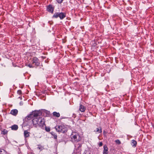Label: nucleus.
Returning <instances> with one entry per match:
<instances>
[{"mask_svg":"<svg viewBox=\"0 0 154 154\" xmlns=\"http://www.w3.org/2000/svg\"><path fill=\"white\" fill-rule=\"evenodd\" d=\"M94 131L96 132L97 133H101L102 132V128L101 126L97 128L94 130Z\"/></svg>","mask_w":154,"mask_h":154,"instance_id":"nucleus-10","label":"nucleus"},{"mask_svg":"<svg viewBox=\"0 0 154 154\" xmlns=\"http://www.w3.org/2000/svg\"><path fill=\"white\" fill-rule=\"evenodd\" d=\"M55 128L57 131L59 132L64 133L68 130L67 127L63 124L56 125Z\"/></svg>","mask_w":154,"mask_h":154,"instance_id":"nucleus-2","label":"nucleus"},{"mask_svg":"<svg viewBox=\"0 0 154 154\" xmlns=\"http://www.w3.org/2000/svg\"><path fill=\"white\" fill-rule=\"evenodd\" d=\"M57 2L59 4L62 3L63 0H56Z\"/></svg>","mask_w":154,"mask_h":154,"instance_id":"nucleus-23","label":"nucleus"},{"mask_svg":"<svg viewBox=\"0 0 154 154\" xmlns=\"http://www.w3.org/2000/svg\"><path fill=\"white\" fill-rule=\"evenodd\" d=\"M103 154H108V149L106 145H105L103 146Z\"/></svg>","mask_w":154,"mask_h":154,"instance_id":"nucleus-9","label":"nucleus"},{"mask_svg":"<svg viewBox=\"0 0 154 154\" xmlns=\"http://www.w3.org/2000/svg\"><path fill=\"white\" fill-rule=\"evenodd\" d=\"M18 126L17 125H14L11 127V129L13 130L16 131L18 129Z\"/></svg>","mask_w":154,"mask_h":154,"instance_id":"nucleus-14","label":"nucleus"},{"mask_svg":"<svg viewBox=\"0 0 154 154\" xmlns=\"http://www.w3.org/2000/svg\"><path fill=\"white\" fill-rule=\"evenodd\" d=\"M8 131L5 129L2 131L1 134L3 135H5L7 134Z\"/></svg>","mask_w":154,"mask_h":154,"instance_id":"nucleus-18","label":"nucleus"},{"mask_svg":"<svg viewBox=\"0 0 154 154\" xmlns=\"http://www.w3.org/2000/svg\"><path fill=\"white\" fill-rule=\"evenodd\" d=\"M66 17V14L63 12H56L54 14L52 17L57 18L59 17L61 20L63 19Z\"/></svg>","mask_w":154,"mask_h":154,"instance_id":"nucleus-4","label":"nucleus"},{"mask_svg":"<svg viewBox=\"0 0 154 154\" xmlns=\"http://www.w3.org/2000/svg\"><path fill=\"white\" fill-rule=\"evenodd\" d=\"M32 112L33 114L34 117L36 118L38 116H40L42 114V112L40 110H35Z\"/></svg>","mask_w":154,"mask_h":154,"instance_id":"nucleus-6","label":"nucleus"},{"mask_svg":"<svg viewBox=\"0 0 154 154\" xmlns=\"http://www.w3.org/2000/svg\"><path fill=\"white\" fill-rule=\"evenodd\" d=\"M27 66L29 67L30 68H32L34 67V66L32 65V64H30V63L27 64Z\"/></svg>","mask_w":154,"mask_h":154,"instance_id":"nucleus-22","label":"nucleus"},{"mask_svg":"<svg viewBox=\"0 0 154 154\" xmlns=\"http://www.w3.org/2000/svg\"><path fill=\"white\" fill-rule=\"evenodd\" d=\"M53 115L54 116H55L57 117H59L60 116V114L59 113L57 112H53Z\"/></svg>","mask_w":154,"mask_h":154,"instance_id":"nucleus-16","label":"nucleus"},{"mask_svg":"<svg viewBox=\"0 0 154 154\" xmlns=\"http://www.w3.org/2000/svg\"><path fill=\"white\" fill-rule=\"evenodd\" d=\"M153 127L154 128V125H153Z\"/></svg>","mask_w":154,"mask_h":154,"instance_id":"nucleus-28","label":"nucleus"},{"mask_svg":"<svg viewBox=\"0 0 154 154\" xmlns=\"http://www.w3.org/2000/svg\"><path fill=\"white\" fill-rule=\"evenodd\" d=\"M20 99L21 100L22 99V97H19Z\"/></svg>","mask_w":154,"mask_h":154,"instance_id":"nucleus-27","label":"nucleus"},{"mask_svg":"<svg viewBox=\"0 0 154 154\" xmlns=\"http://www.w3.org/2000/svg\"><path fill=\"white\" fill-rule=\"evenodd\" d=\"M33 126L35 127H40L43 129L45 126L44 118L42 117L35 118L32 120Z\"/></svg>","mask_w":154,"mask_h":154,"instance_id":"nucleus-1","label":"nucleus"},{"mask_svg":"<svg viewBox=\"0 0 154 154\" xmlns=\"http://www.w3.org/2000/svg\"><path fill=\"white\" fill-rule=\"evenodd\" d=\"M72 141L73 142L77 143L79 141L81 138L78 133L73 132L70 136Z\"/></svg>","mask_w":154,"mask_h":154,"instance_id":"nucleus-3","label":"nucleus"},{"mask_svg":"<svg viewBox=\"0 0 154 154\" xmlns=\"http://www.w3.org/2000/svg\"><path fill=\"white\" fill-rule=\"evenodd\" d=\"M30 134V133L28 131H27L25 130L24 131V135L25 138H26L28 137L29 136Z\"/></svg>","mask_w":154,"mask_h":154,"instance_id":"nucleus-13","label":"nucleus"},{"mask_svg":"<svg viewBox=\"0 0 154 154\" xmlns=\"http://www.w3.org/2000/svg\"><path fill=\"white\" fill-rule=\"evenodd\" d=\"M51 135L53 136V137L54 139H57V136L56 133L54 132H51Z\"/></svg>","mask_w":154,"mask_h":154,"instance_id":"nucleus-15","label":"nucleus"},{"mask_svg":"<svg viewBox=\"0 0 154 154\" xmlns=\"http://www.w3.org/2000/svg\"><path fill=\"white\" fill-rule=\"evenodd\" d=\"M44 128H45V130L46 131L48 132L50 131V128L49 127H46L45 126L44 127Z\"/></svg>","mask_w":154,"mask_h":154,"instance_id":"nucleus-20","label":"nucleus"},{"mask_svg":"<svg viewBox=\"0 0 154 154\" xmlns=\"http://www.w3.org/2000/svg\"><path fill=\"white\" fill-rule=\"evenodd\" d=\"M17 93L18 94L20 95L22 94V91L20 90H19L17 91Z\"/></svg>","mask_w":154,"mask_h":154,"instance_id":"nucleus-24","label":"nucleus"},{"mask_svg":"<svg viewBox=\"0 0 154 154\" xmlns=\"http://www.w3.org/2000/svg\"><path fill=\"white\" fill-rule=\"evenodd\" d=\"M89 154H91V153H89Z\"/></svg>","mask_w":154,"mask_h":154,"instance_id":"nucleus-29","label":"nucleus"},{"mask_svg":"<svg viewBox=\"0 0 154 154\" xmlns=\"http://www.w3.org/2000/svg\"><path fill=\"white\" fill-rule=\"evenodd\" d=\"M115 142L118 144H120L121 143L120 141L119 140H115Z\"/></svg>","mask_w":154,"mask_h":154,"instance_id":"nucleus-21","label":"nucleus"},{"mask_svg":"<svg viewBox=\"0 0 154 154\" xmlns=\"http://www.w3.org/2000/svg\"><path fill=\"white\" fill-rule=\"evenodd\" d=\"M85 109L86 107L83 105L82 104L80 105L79 110L81 112H84L85 111Z\"/></svg>","mask_w":154,"mask_h":154,"instance_id":"nucleus-11","label":"nucleus"},{"mask_svg":"<svg viewBox=\"0 0 154 154\" xmlns=\"http://www.w3.org/2000/svg\"><path fill=\"white\" fill-rule=\"evenodd\" d=\"M31 63L35 66H37L39 65L40 63L39 62V60L36 57H34L31 59Z\"/></svg>","mask_w":154,"mask_h":154,"instance_id":"nucleus-5","label":"nucleus"},{"mask_svg":"<svg viewBox=\"0 0 154 154\" xmlns=\"http://www.w3.org/2000/svg\"><path fill=\"white\" fill-rule=\"evenodd\" d=\"M103 134L104 135H106V131H103Z\"/></svg>","mask_w":154,"mask_h":154,"instance_id":"nucleus-26","label":"nucleus"},{"mask_svg":"<svg viewBox=\"0 0 154 154\" xmlns=\"http://www.w3.org/2000/svg\"><path fill=\"white\" fill-rule=\"evenodd\" d=\"M137 144V142L134 140H132L131 142V145L133 146L136 147Z\"/></svg>","mask_w":154,"mask_h":154,"instance_id":"nucleus-17","label":"nucleus"},{"mask_svg":"<svg viewBox=\"0 0 154 154\" xmlns=\"http://www.w3.org/2000/svg\"><path fill=\"white\" fill-rule=\"evenodd\" d=\"M0 154H7V153L4 150L0 149Z\"/></svg>","mask_w":154,"mask_h":154,"instance_id":"nucleus-19","label":"nucleus"},{"mask_svg":"<svg viewBox=\"0 0 154 154\" xmlns=\"http://www.w3.org/2000/svg\"><path fill=\"white\" fill-rule=\"evenodd\" d=\"M33 117V114L32 112L26 117L25 120L26 121L29 120H31Z\"/></svg>","mask_w":154,"mask_h":154,"instance_id":"nucleus-7","label":"nucleus"},{"mask_svg":"<svg viewBox=\"0 0 154 154\" xmlns=\"http://www.w3.org/2000/svg\"><path fill=\"white\" fill-rule=\"evenodd\" d=\"M103 145V143L102 142H100L99 144V146H101Z\"/></svg>","mask_w":154,"mask_h":154,"instance_id":"nucleus-25","label":"nucleus"},{"mask_svg":"<svg viewBox=\"0 0 154 154\" xmlns=\"http://www.w3.org/2000/svg\"><path fill=\"white\" fill-rule=\"evenodd\" d=\"M18 111L16 109H14L11 110V111L10 113L12 115L16 116L18 113Z\"/></svg>","mask_w":154,"mask_h":154,"instance_id":"nucleus-12","label":"nucleus"},{"mask_svg":"<svg viewBox=\"0 0 154 154\" xmlns=\"http://www.w3.org/2000/svg\"><path fill=\"white\" fill-rule=\"evenodd\" d=\"M47 11L53 13L54 8L51 5H49L47 7Z\"/></svg>","mask_w":154,"mask_h":154,"instance_id":"nucleus-8","label":"nucleus"}]
</instances>
